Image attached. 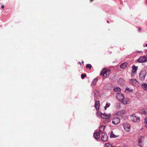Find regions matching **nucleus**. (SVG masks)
<instances>
[{"label": "nucleus", "mask_w": 147, "mask_h": 147, "mask_svg": "<svg viewBox=\"0 0 147 147\" xmlns=\"http://www.w3.org/2000/svg\"><path fill=\"white\" fill-rule=\"evenodd\" d=\"M116 97L118 100L124 105L127 104V98L125 99L124 98L123 94H122L117 93L116 94Z\"/></svg>", "instance_id": "1"}, {"label": "nucleus", "mask_w": 147, "mask_h": 147, "mask_svg": "<svg viewBox=\"0 0 147 147\" xmlns=\"http://www.w3.org/2000/svg\"><path fill=\"white\" fill-rule=\"evenodd\" d=\"M146 72L144 69L142 70L139 74V78L142 81H144L146 76Z\"/></svg>", "instance_id": "2"}, {"label": "nucleus", "mask_w": 147, "mask_h": 147, "mask_svg": "<svg viewBox=\"0 0 147 147\" xmlns=\"http://www.w3.org/2000/svg\"><path fill=\"white\" fill-rule=\"evenodd\" d=\"M110 73V71L109 70H106L105 69H103L101 71L100 75L102 76L104 78H106L108 76Z\"/></svg>", "instance_id": "3"}, {"label": "nucleus", "mask_w": 147, "mask_h": 147, "mask_svg": "<svg viewBox=\"0 0 147 147\" xmlns=\"http://www.w3.org/2000/svg\"><path fill=\"white\" fill-rule=\"evenodd\" d=\"M96 115L98 116L99 115H100L102 118L106 119L109 118L111 116L110 114H107L106 113H102L99 112L96 113Z\"/></svg>", "instance_id": "4"}, {"label": "nucleus", "mask_w": 147, "mask_h": 147, "mask_svg": "<svg viewBox=\"0 0 147 147\" xmlns=\"http://www.w3.org/2000/svg\"><path fill=\"white\" fill-rule=\"evenodd\" d=\"M124 129L127 131L129 132L130 129V126L128 123H124L123 124Z\"/></svg>", "instance_id": "5"}, {"label": "nucleus", "mask_w": 147, "mask_h": 147, "mask_svg": "<svg viewBox=\"0 0 147 147\" xmlns=\"http://www.w3.org/2000/svg\"><path fill=\"white\" fill-rule=\"evenodd\" d=\"M131 119L135 122H138L140 120V118L136 116L135 114H133L131 116Z\"/></svg>", "instance_id": "6"}, {"label": "nucleus", "mask_w": 147, "mask_h": 147, "mask_svg": "<svg viewBox=\"0 0 147 147\" xmlns=\"http://www.w3.org/2000/svg\"><path fill=\"white\" fill-rule=\"evenodd\" d=\"M101 138L103 141L106 142L108 140V136L105 133L103 132L102 134Z\"/></svg>", "instance_id": "7"}, {"label": "nucleus", "mask_w": 147, "mask_h": 147, "mask_svg": "<svg viewBox=\"0 0 147 147\" xmlns=\"http://www.w3.org/2000/svg\"><path fill=\"white\" fill-rule=\"evenodd\" d=\"M138 61L140 63H144L147 61V58L145 56H141L138 59Z\"/></svg>", "instance_id": "8"}, {"label": "nucleus", "mask_w": 147, "mask_h": 147, "mask_svg": "<svg viewBox=\"0 0 147 147\" xmlns=\"http://www.w3.org/2000/svg\"><path fill=\"white\" fill-rule=\"evenodd\" d=\"M137 67L136 66L134 65L132 66V71L131 73V76L134 77L136 74V73L137 70Z\"/></svg>", "instance_id": "9"}, {"label": "nucleus", "mask_w": 147, "mask_h": 147, "mask_svg": "<svg viewBox=\"0 0 147 147\" xmlns=\"http://www.w3.org/2000/svg\"><path fill=\"white\" fill-rule=\"evenodd\" d=\"M120 119L118 117H116L112 119V123L115 125H117L120 122Z\"/></svg>", "instance_id": "10"}, {"label": "nucleus", "mask_w": 147, "mask_h": 147, "mask_svg": "<svg viewBox=\"0 0 147 147\" xmlns=\"http://www.w3.org/2000/svg\"><path fill=\"white\" fill-rule=\"evenodd\" d=\"M144 138L143 136H142L139 139L138 141V146L140 147H142V142L144 140Z\"/></svg>", "instance_id": "11"}, {"label": "nucleus", "mask_w": 147, "mask_h": 147, "mask_svg": "<svg viewBox=\"0 0 147 147\" xmlns=\"http://www.w3.org/2000/svg\"><path fill=\"white\" fill-rule=\"evenodd\" d=\"M125 111L124 110H120L117 113V115L119 116H121L125 113Z\"/></svg>", "instance_id": "12"}, {"label": "nucleus", "mask_w": 147, "mask_h": 147, "mask_svg": "<svg viewBox=\"0 0 147 147\" xmlns=\"http://www.w3.org/2000/svg\"><path fill=\"white\" fill-rule=\"evenodd\" d=\"M94 136L95 139H99L100 137L99 133L98 131L94 133Z\"/></svg>", "instance_id": "13"}, {"label": "nucleus", "mask_w": 147, "mask_h": 147, "mask_svg": "<svg viewBox=\"0 0 147 147\" xmlns=\"http://www.w3.org/2000/svg\"><path fill=\"white\" fill-rule=\"evenodd\" d=\"M129 82L131 84L134 85L138 83V82L136 79H132L129 80Z\"/></svg>", "instance_id": "14"}, {"label": "nucleus", "mask_w": 147, "mask_h": 147, "mask_svg": "<svg viewBox=\"0 0 147 147\" xmlns=\"http://www.w3.org/2000/svg\"><path fill=\"white\" fill-rule=\"evenodd\" d=\"M94 107L97 110L99 109L100 107V102L98 100H96L95 102Z\"/></svg>", "instance_id": "15"}, {"label": "nucleus", "mask_w": 147, "mask_h": 147, "mask_svg": "<svg viewBox=\"0 0 147 147\" xmlns=\"http://www.w3.org/2000/svg\"><path fill=\"white\" fill-rule=\"evenodd\" d=\"M93 93L94 94V97L95 98L97 97L99 94V93L98 91L96 90H93Z\"/></svg>", "instance_id": "16"}, {"label": "nucleus", "mask_w": 147, "mask_h": 147, "mask_svg": "<svg viewBox=\"0 0 147 147\" xmlns=\"http://www.w3.org/2000/svg\"><path fill=\"white\" fill-rule=\"evenodd\" d=\"M142 87L146 91H147V84L146 83H143L142 84Z\"/></svg>", "instance_id": "17"}, {"label": "nucleus", "mask_w": 147, "mask_h": 147, "mask_svg": "<svg viewBox=\"0 0 147 147\" xmlns=\"http://www.w3.org/2000/svg\"><path fill=\"white\" fill-rule=\"evenodd\" d=\"M98 81V79L96 78H95L92 81V83L91 84V85L92 86H94L96 84V82H97Z\"/></svg>", "instance_id": "18"}, {"label": "nucleus", "mask_w": 147, "mask_h": 147, "mask_svg": "<svg viewBox=\"0 0 147 147\" xmlns=\"http://www.w3.org/2000/svg\"><path fill=\"white\" fill-rule=\"evenodd\" d=\"M127 66V63L125 62L121 64L120 65V66L121 68L124 69L125 68V67H126Z\"/></svg>", "instance_id": "19"}, {"label": "nucleus", "mask_w": 147, "mask_h": 147, "mask_svg": "<svg viewBox=\"0 0 147 147\" xmlns=\"http://www.w3.org/2000/svg\"><path fill=\"white\" fill-rule=\"evenodd\" d=\"M118 82L120 84H124V80L122 78H119L118 80Z\"/></svg>", "instance_id": "20"}, {"label": "nucleus", "mask_w": 147, "mask_h": 147, "mask_svg": "<svg viewBox=\"0 0 147 147\" xmlns=\"http://www.w3.org/2000/svg\"><path fill=\"white\" fill-rule=\"evenodd\" d=\"M118 137V136H117L114 134L113 131L111 132L110 134V137L111 138H116Z\"/></svg>", "instance_id": "21"}, {"label": "nucleus", "mask_w": 147, "mask_h": 147, "mask_svg": "<svg viewBox=\"0 0 147 147\" xmlns=\"http://www.w3.org/2000/svg\"><path fill=\"white\" fill-rule=\"evenodd\" d=\"M114 90L116 92H119L121 91V89L118 87H115L114 88Z\"/></svg>", "instance_id": "22"}, {"label": "nucleus", "mask_w": 147, "mask_h": 147, "mask_svg": "<svg viewBox=\"0 0 147 147\" xmlns=\"http://www.w3.org/2000/svg\"><path fill=\"white\" fill-rule=\"evenodd\" d=\"M141 113L142 114H146L147 113V109H143L141 110Z\"/></svg>", "instance_id": "23"}, {"label": "nucleus", "mask_w": 147, "mask_h": 147, "mask_svg": "<svg viewBox=\"0 0 147 147\" xmlns=\"http://www.w3.org/2000/svg\"><path fill=\"white\" fill-rule=\"evenodd\" d=\"M105 126H101L99 128V131L100 132L103 131L104 130Z\"/></svg>", "instance_id": "24"}, {"label": "nucleus", "mask_w": 147, "mask_h": 147, "mask_svg": "<svg viewBox=\"0 0 147 147\" xmlns=\"http://www.w3.org/2000/svg\"><path fill=\"white\" fill-rule=\"evenodd\" d=\"M110 105V104L109 102H107L105 106L104 107V109L105 110L107 109V108L109 107Z\"/></svg>", "instance_id": "25"}, {"label": "nucleus", "mask_w": 147, "mask_h": 147, "mask_svg": "<svg viewBox=\"0 0 147 147\" xmlns=\"http://www.w3.org/2000/svg\"><path fill=\"white\" fill-rule=\"evenodd\" d=\"M112 145L110 143H107L105 144L104 147H112Z\"/></svg>", "instance_id": "26"}, {"label": "nucleus", "mask_w": 147, "mask_h": 147, "mask_svg": "<svg viewBox=\"0 0 147 147\" xmlns=\"http://www.w3.org/2000/svg\"><path fill=\"white\" fill-rule=\"evenodd\" d=\"M86 67L87 68H90V69L91 67V65L90 64H88L86 65Z\"/></svg>", "instance_id": "27"}, {"label": "nucleus", "mask_w": 147, "mask_h": 147, "mask_svg": "<svg viewBox=\"0 0 147 147\" xmlns=\"http://www.w3.org/2000/svg\"><path fill=\"white\" fill-rule=\"evenodd\" d=\"M86 76V75L85 74H82L81 75V77L82 79H83Z\"/></svg>", "instance_id": "28"}, {"label": "nucleus", "mask_w": 147, "mask_h": 147, "mask_svg": "<svg viewBox=\"0 0 147 147\" xmlns=\"http://www.w3.org/2000/svg\"><path fill=\"white\" fill-rule=\"evenodd\" d=\"M128 91L129 92H131L132 91V90H129V88H127L125 90V91Z\"/></svg>", "instance_id": "29"}, {"label": "nucleus", "mask_w": 147, "mask_h": 147, "mask_svg": "<svg viewBox=\"0 0 147 147\" xmlns=\"http://www.w3.org/2000/svg\"><path fill=\"white\" fill-rule=\"evenodd\" d=\"M144 121V123H147V117L145 118Z\"/></svg>", "instance_id": "30"}, {"label": "nucleus", "mask_w": 147, "mask_h": 147, "mask_svg": "<svg viewBox=\"0 0 147 147\" xmlns=\"http://www.w3.org/2000/svg\"><path fill=\"white\" fill-rule=\"evenodd\" d=\"M138 31L140 32L141 30V28H138Z\"/></svg>", "instance_id": "31"}, {"label": "nucleus", "mask_w": 147, "mask_h": 147, "mask_svg": "<svg viewBox=\"0 0 147 147\" xmlns=\"http://www.w3.org/2000/svg\"><path fill=\"white\" fill-rule=\"evenodd\" d=\"M4 6L3 5H2L1 6V8L2 9H3L4 8Z\"/></svg>", "instance_id": "32"}, {"label": "nucleus", "mask_w": 147, "mask_h": 147, "mask_svg": "<svg viewBox=\"0 0 147 147\" xmlns=\"http://www.w3.org/2000/svg\"><path fill=\"white\" fill-rule=\"evenodd\" d=\"M145 123V126L147 128V123Z\"/></svg>", "instance_id": "33"}, {"label": "nucleus", "mask_w": 147, "mask_h": 147, "mask_svg": "<svg viewBox=\"0 0 147 147\" xmlns=\"http://www.w3.org/2000/svg\"><path fill=\"white\" fill-rule=\"evenodd\" d=\"M84 63V62L83 61H82V63H81L80 62H79V64L80 65H81L82 63Z\"/></svg>", "instance_id": "34"}, {"label": "nucleus", "mask_w": 147, "mask_h": 147, "mask_svg": "<svg viewBox=\"0 0 147 147\" xmlns=\"http://www.w3.org/2000/svg\"><path fill=\"white\" fill-rule=\"evenodd\" d=\"M93 0H90V1L91 2H92V1H93Z\"/></svg>", "instance_id": "35"}, {"label": "nucleus", "mask_w": 147, "mask_h": 147, "mask_svg": "<svg viewBox=\"0 0 147 147\" xmlns=\"http://www.w3.org/2000/svg\"><path fill=\"white\" fill-rule=\"evenodd\" d=\"M145 46L146 47H147V44H145Z\"/></svg>", "instance_id": "36"}, {"label": "nucleus", "mask_w": 147, "mask_h": 147, "mask_svg": "<svg viewBox=\"0 0 147 147\" xmlns=\"http://www.w3.org/2000/svg\"><path fill=\"white\" fill-rule=\"evenodd\" d=\"M107 23H109V21H107Z\"/></svg>", "instance_id": "37"}, {"label": "nucleus", "mask_w": 147, "mask_h": 147, "mask_svg": "<svg viewBox=\"0 0 147 147\" xmlns=\"http://www.w3.org/2000/svg\"><path fill=\"white\" fill-rule=\"evenodd\" d=\"M146 58H147V57Z\"/></svg>", "instance_id": "38"}]
</instances>
